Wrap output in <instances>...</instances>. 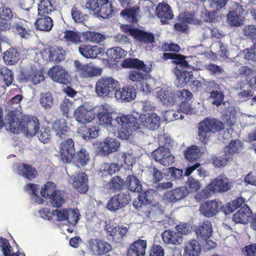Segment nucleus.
<instances>
[{"mask_svg": "<svg viewBox=\"0 0 256 256\" xmlns=\"http://www.w3.org/2000/svg\"><path fill=\"white\" fill-rule=\"evenodd\" d=\"M223 126L222 123L216 119H204L199 124V139L202 142H206L211 132L220 130Z\"/></svg>", "mask_w": 256, "mask_h": 256, "instance_id": "6e6552de", "label": "nucleus"}, {"mask_svg": "<svg viewBox=\"0 0 256 256\" xmlns=\"http://www.w3.org/2000/svg\"><path fill=\"white\" fill-rule=\"evenodd\" d=\"M34 1L35 0H20V4L21 8L24 10L23 14L26 15L25 17L26 20L30 19V15L28 14V12L32 8V5L34 3Z\"/></svg>", "mask_w": 256, "mask_h": 256, "instance_id": "69168bd1", "label": "nucleus"}, {"mask_svg": "<svg viewBox=\"0 0 256 256\" xmlns=\"http://www.w3.org/2000/svg\"><path fill=\"white\" fill-rule=\"evenodd\" d=\"M242 34L246 38L250 39L253 46L244 50V57L247 60L256 61V25L248 24L244 26Z\"/></svg>", "mask_w": 256, "mask_h": 256, "instance_id": "f8f14e48", "label": "nucleus"}, {"mask_svg": "<svg viewBox=\"0 0 256 256\" xmlns=\"http://www.w3.org/2000/svg\"><path fill=\"white\" fill-rule=\"evenodd\" d=\"M163 58L165 60L172 59V62L177 64L174 72L176 76V80L178 86H184L193 78L192 72L187 70L190 68V65L185 60L184 56L175 54L164 53Z\"/></svg>", "mask_w": 256, "mask_h": 256, "instance_id": "20e7f679", "label": "nucleus"}, {"mask_svg": "<svg viewBox=\"0 0 256 256\" xmlns=\"http://www.w3.org/2000/svg\"><path fill=\"white\" fill-rule=\"evenodd\" d=\"M146 246V240H136L130 244L128 250V256H145Z\"/></svg>", "mask_w": 256, "mask_h": 256, "instance_id": "7c9ffc66", "label": "nucleus"}, {"mask_svg": "<svg viewBox=\"0 0 256 256\" xmlns=\"http://www.w3.org/2000/svg\"><path fill=\"white\" fill-rule=\"evenodd\" d=\"M86 36L88 40L96 43H99L106 39V36L96 32H86Z\"/></svg>", "mask_w": 256, "mask_h": 256, "instance_id": "0e129e2a", "label": "nucleus"}, {"mask_svg": "<svg viewBox=\"0 0 256 256\" xmlns=\"http://www.w3.org/2000/svg\"><path fill=\"white\" fill-rule=\"evenodd\" d=\"M68 214L66 217V224L74 226L80 220V214L78 209H68Z\"/></svg>", "mask_w": 256, "mask_h": 256, "instance_id": "13d9d810", "label": "nucleus"}, {"mask_svg": "<svg viewBox=\"0 0 256 256\" xmlns=\"http://www.w3.org/2000/svg\"><path fill=\"white\" fill-rule=\"evenodd\" d=\"M232 187V182L224 174L218 176L208 185V188L212 193L226 192Z\"/></svg>", "mask_w": 256, "mask_h": 256, "instance_id": "4468645a", "label": "nucleus"}, {"mask_svg": "<svg viewBox=\"0 0 256 256\" xmlns=\"http://www.w3.org/2000/svg\"><path fill=\"white\" fill-rule=\"evenodd\" d=\"M73 186L80 193H84L88 190V178L84 173L76 174L72 179Z\"/></svg>", "mask_w": 256, "mask_h": 256, "instance_id": "473e14b6", "label": "nucleus"}, {"mask_svg": "<svg viewBox=\"0 0 256 256\" xmlns=\"http://www.w3.org/2000/svg\"><path fill=\"white\" fill-rule=\"evenodd\" d=\"M0 77L3 78L6 86L10 85L14 80L12 72L5 66L0 68Z\"/></svg>", "mask_w": 256, "mask_h": 256, "instance_id": "e2e57ef3", "label": "nucleus"}, {"mask_svg": "<svg viewBox=\"0 0 256 256\" xmlns=\"http://www.w3.org/2000/svg\"><path fill=\"white\" fill-rule=\"evenodd\" d=\"M107 56L112 58H120L126 54V52L120 47L108 49L106 52Z\"/></svg>", "mask_w": 256, "mask_h": 256, "instance_id": "bf43d9fd", "label": "nucleus"}, {"mask_svg": "<svg viewBox=\"0 0 256 256\" xmlns=\"http://www.w3.org/2000/svg\"><path fill=\"white\" fill-rule=\"evenodd\" d=\"M184 256H199L201 246L196 240H190L184 244Z\"/></svg>", "mask_w": 256, "mask_h": 256, "instance_id": "72a5a7b5", "label": "nucleus"}, {"mask_svg": "<svg viewBox=\"0 0 256 256\" xmlns=\"http://www.w3.org/2000/svg\"><path fill=\"white\" fill-rule=\"evenodd\" d=\"M14 14V12L8 4H2L0 5V18L2 20H8L12 19Z\"/></svg>", "mask_w": 256, "mask_h": 256, "instance_id": "4d7b16f0", "label": "nucleus"}, {"mask_svg": "<svg viewBox=\"0 0 256 256\" xmlns=\"http://www.w3.org/2000/svg\"><path fill=\"white\" fill-rule=\"evenodd\" d=\"M156 97L164 104L172 106L176 103V92H171L166 87L156 88Z\"/></svg>", "mask_w": 256, "mask_h": 256, "instance_id": "b1692460", "label": "nucleus"}, {"mask_svg": "<svg viewBox=\"0 0 256 256\" xmlns=\"http://www.w3.org/2000/svg\"><path fill=\"white\" fill-rule=\"evenodd\" d=\"M48 74L54 82L67 84L70 81V76L64 68L60 66H54L48 70Z\"/></svg>", "mask_w": 256, "mask_h": 256, "instance_id": "dca6fc26", "label": "nucleus"}, {"mask_svg": "<svg viewBox=\"0 0 256 256\" xmlns=\"http://www.w3.org/2000/svg\"><path fill=\"white\" fill-rule=\"evenodd\" d=\"M5 128L13 133L23 132L27 136H34L40 129V123L36 116H22L11 111L6 117Z\"/></svg>", "mask_w": 256, "mask_h": 256, "instance_id": "f257e3e1", "label": "nucleus"}, {"mask_svg": "<svg viewBox=\"0 0 256 256\" xmlns=\"http://www.w3.org/2000/svg\"><path fill=\"white\" fill-rule=\"evenodd\" d=\"M64 192L60 190H56L51 196H49V200L54 207L58 208L65 203Z\"/></svg>", "mask_w": 256, "mask_h": 256, "instance_id": "37998d69", "label": "nucleus"}, {"mask_svg": "<svg viewBox=\"0 0 256 256\" xmlns=\"http://www.w3.org/2000/svg\"><path fill=\"white\" fill-rule=\"evenodd\" d=\"M152 157L156 162L164 166L172 164L174 159L169 149L164 146H160L153 151L152 153Z\"/></svg>", "mask_w": 256, "mask_h": 256, "instance_id": "a211bd4d", "label": "nucleus"}, {"mask_svg": "<svg viewBox=\"0 0 256 256\" xmlns=\"http://www.w3.org/2000/svg\"><path fill=\"white\" fill-rule=\"evenodd\" d=\"M196 112V109L192 108L188 102H182L178 106V112H175L173 110H168L166 112V117L167 120L169 121L174 120H182L184 116L182 114H193Z\"/></svg>", "mask_w": 256, "mask_h": 256, "instance_id": "2eb2a0df", "label": "nucleus"}, {"mask_svg": "<svg viewBox=\"0 0 256 256\" xmlns=\"http://www.w3.org/2000/svg\"><path fill=\"white\" fill-rule=\"evenodd\" d=\"M130 200L128 194L120 193L110 198L108 201L106 208L110 211H116L128 204Z\"/></svg>", "mask_w": 256, "mask_h": 256, "instance_id": "4be33fe9", "label": "nucleus"}, {"mask_svg": "<svg viewBox=\"0 0 256 256\" xmlns=\"http://www.w3.org/2000/svg\"><path fill=\"white\" fill-rule=\"evenodd\" d=\"M35 28L42 31H49L53 26L52 18L48 16H38L34 22Z\"/></svg>", "mask_w": 256, "mask_h": 256, "instance_id": "e433bc0d", "label": "nucleus"}, {"mask_svg": "<svg viewBox=\"0 0 256 256\" xmlns=\"http://www.w3.org/2000/svg\"><path fill=\"white\" fill-rule=\"evenodd\" d=\"M105 223L104 229L108 234L118 241L121 240L126 235L128 230V228L126 226H117L112 220L106 221Z\"/></svg>", "mask_w": 256, "mask_h": 256, "instance_id": "aec40b11", "label": "nucleus"}, {"mask_svg": "<svg viewBox=\"0 0 256 256\" xmlns=\"http://www.w3.org/2000/svg\"><path fill=\"white\" fill-rule=\"evenodd\" d=\"M41 106L45 110L50 109L54 105V98L50 92L41 93L40 97Z\"/></svg>", "mask_w": 256, "mask_h": 256, "instance_id": "09e8293b", "label": "nucleus"}, {"mask_svg": "<svg viewBox=\"0 0 256 256\" xmlns=\"http://www.w3.org/2000/svg\"><path fill=\"white\" fill-rule=\"evenodd\" d=\"M119 86V82L112 77L102 76L96 83V92L99 96L112 98Z\"/></svg>", "mask_w": 256, "mask_h": 256, "instance_id": "423d86ee", "label": "nucleus"}, {"mask_svg": "<svg viewBox=\"0 0 256 256\" xmlns=\"http://www.w3.org/2000/svg\"><path fill=\"white\" fill-rule=\"evenodd\" d=\"M128 30L130 34L141 42L152 44L154 42V37L151 33L131 28H129Z\"/></svg>", "mask_w": 256, "mask_h": 256, "instance_id": "2f4dec72", "label": "nucleus"}, {"mask_svg": "<svg viewBox=\"0 0 256 256\" xmlns=\"http://www.w3.org/2000/svg\"><path fill=\"white\" fill-rule=\"evenodd\" d=\"M139 8L137 6L126 8L121 12L120 15L128 22L134 23L137 22V17L139 14Z\"/></svg>", "mask_w": 256, "mask_h": 256, "instance_id": "79ce46f5", "label": "nucleus"}, {"mask_svg": "<svg viewBox=\"0 0 256 256\" xmlns=\"http://www.w3.org/2000/svg\"><path fill=\"white\" fill-rule=\"evenodd\" d=\"M120 168V166L117 164L104 163L100 166V172L104 176H106L108 174L112 175L118 171Z\"/></svg>", "mask_w": 256, "mask_h": 256, "instance_id": "8fccbe9b", "label": "nucleus"}, {"mask_svg": "<svg viewBox=\"0 0 256 256\" xmlns=\"http://www.w3.org/2000/svg\"><path fill=\"white\" fill-rule=\"evenodd\" d=\"M22 74L24 79L33 84H38L44 80L43 73L40 70H36L32 67L24 70Z\"/></svg>", "mask_w": 256, "mask_h": 256, "instance_id": "c85d7f7f", "label": "nucleus"}, {"mask_svg": "<svg viewBox=\"0 0 256 256\" xmlns=\"http://www.w3.org/2000/svg\"><path fill=\"white\" fill-rule=\"evenodd\" d=\"M72 160L82 166H85L90 160L88 153L84 149L82 148L76 154H74Z\"/></svg>", "mask_w": 256, "mask_h": 256, "instance_id": "864d4df0", "label": "nucleus"}, {"mask_svg": "<svg viewBox=\"0 0 256 256\" xmlns=\"http://www.w3.org/2000/svg\"><path fill=\"white\" fill-rule=\"evenodd\" d=\"M230 5V10L226 15L227 22L231 26H240L245 20L244 8L246 6L242 0H241L240 4L236 2H232Z\"/></svg>", "mask_w": 256, "mask_h": 256, "instance_id": "0eeeda50", "label": "nucleus"}, {"mask_svg": "<svg viewBox=\"0 0 256 256\" xmlns=\"http://www.w3.org/2000/svg\"><path fill=\"white\" fill-rule=\"evenodd\" d=\"M89 249L94 254H102L112 250V246L108 242L96 239L90 240L88 242Z\"/></svg>", "mask_w": 256, "mask_h": 256, "instance_id": "393cba45", "label": "nucleus"}, {"mask_svg": "<svg viewBox=\"0 0 256 256\" xmlns=\"http://www.w3.org/2000/svg\"><path fill=\"white\" fill-rule=\"evenodd\" d=\"M118 120L127 124L126 132L124 134L123 132H122V136L127 140L138 129L146 128L154 130L160 125V118L156 113L140 114L138 120L134 114H127L126 117Z\"/></svg>", "mask_w": 256, "mask_h": 256, "instance_id": "f03ea898", "label": "nucleus"}, {"mask_svg": "<svg viewBox=\"0 0 256 256\" xmlns=\"http://www.w3.org/2000/svg\"><path fill=\"white\" fill-rule=\"evenodd\" d=\"M78 134L82 138L89 140L96 138L98 136V131L95 126L87 128L83 126L78 129Z\"/></svg>", "mask_w": 256, "mask_h": 256, "instance_id": "a19ab883", "label": "nucleus"}, {"mask_svg": "<svg viewBox=\"0 0 256 256\" xmlns=\"http://www.w3.org/2000/svg\"><path fill=\"white\" fill-rule=\"evenodd\" d=\"M78 51L85 58L94 59L98 55L104 52V48L97 46L82 44L78 48Z\"/></svg>", "mask_w": 256, "mask_h": 256, "instance_id": "a878e982", "label": "nucleus"}, {"mask_svg": "<svg viewBox=\"0 0 256 256\" xmlns=\"http://www.w3.org/2000/svg\"><path fill=\"white\" fill-rule=\"evenodd\" d=\"M25 190L30 194L32 195L33 200H34L37 204H41L44 203V200L43 198H40L38 194L37 190L38 188L36 184L30 183L27 184L25 186Z\"/></svg>", "mask_w": 256, "mask_h": 256, "instance_id": "603ef678", "label": "nucleus"}, {"mask_svg": "<svg viewBox=\"0 0 256 256\" xmlns=\"http://www.w3.org/2000/svg\"><path fill=\"white\" fill-rule=\"evenodd\" d=\"M108 104L96 106V114L98 117L100 124L105 127L108 132L118 136L122 140H127L122 136V132L124 134L127 131V124L123 122H120L118 119L126 117V115L119 114L115 119H112V113L108 110Z\"/></svg>", "mask_w": 256, "mask_h": 256, "instance_id": "7ed1b4c3", "label": "nucleus"}, {"mask_svg": "<svg viewBox=\"0 0 256 256\" xmlns=\"http://www.w3.org/2000/svg\"><path fill=\"white\" fill-rule=\"evenodd\" d=\"M186 186H180L166 192L162 198V202L166 204H173L185 198L188 194Z\"/></svg>", "mask_w": 256, "mask_h": 256, "instance_id": "f3484780", "label": "nucleus"}, {"mask_svg": "<svg viewBox=\"0 0 256 256\" xmlns=\"http://www.w3.org/2000/svg\"><path fill=\"white\" fill-rule=\"evenodd\" d=\"M202 154V149L196 146L188 148L184 152L186 158L189 161H192L200 158Z\"/></svg>", "mask_w": 256, "mask_h": 256, "instance_id": "49530a36", "label": "nucleus"}, {"mask_svg": "<svg viewBox=\"0 0 256 256\" xmlns=\"http://www.w3.org/2000/svg\"><path fill=\"white\" fill-rule=\"evenodd\" d=\"M120 146V143L117 140L110 138L96 144L97 153L102 156H108L117 151Z\"/></svg>", "mask_w": 256, "mask_h": 256, "instance_id": "ddd939ff", "label": "nucleus"}, {"mask_svg": "<svg viewBox=\"0 0 256 256\" xmlns=\"http://www.w3.org/2000/svg\"><path fill=\"white\" fill-rule=\"evenodd\" d=\"M0 247L4 256H25L22 252H14L12 247L5 238H0Z\"/></svg>", "mask_w": 256, "mask_h": 256, "instance_id": "a18cd8bd", "label": "nucleus"}, {"mask_svg": "<svg viewBox=\"0 0 256 256\" xmlns=\"http://www.w3.org/2000/svg\"><path fill=\"white\" fill-rule=\"evenodd\" d=\"M56 7L54 0H42L38 6V16H46L54 11Z\"/></svg>", "mask_w": 256, "mask_h": 256, "instance_id": "ea45409f", "label": "nucleus"}, {"mask_svg": "<svg viewBox=\"0 0 256 256\" xmlns=\"http://www.w3.org/2000/svg\"><path fill=\"white\" fill-rule=\"evenodd\" d=\"M96 114V107L86 102L74 110V117L78 123L86 124L93 120Z\"/></svg>", "mask_w": 256, "mask_h": 256, "instance_id": "1a4fd4ad", "label": "nucleus"}, {"mask_svg": "<svg viewBox=\"0 0 256 256\" xmlns=\"http://www.w3.org/2000/svg\"><path fill=\"white\" fill-rule=\"evenodd\" d=\"M122 66L124 68H134L135 70H130L128 78L133 82H142L148 76L150 68L144 62L137 58H127L123 61Z\"/></svg>", "mask_w": 256, "mask_h": 256, "instance_id": "39448f33", "label": "nucleus"}, {"mask_svg": "<svg viewBox=\"0 0 256 256\" xmlns=\"http://www.w3.org/2000/svg\"><path fill=\"white\" fill-rule=\"evenodd\" d=\"M221 207V203L218 200H208L200 206V213L207 218L212 217L216 214Z\"/></svg>", "mask_w": 256, "mask_h": 256, "instance_id": "412c9836", "label": "nucleus"}, {"mask_svg": "<svg viewBox=\"0 0 256 256\" xmlns=\"http://www.w3.org/2000/svg\"><path fill=\"white\" fill-rule=\"evenodd\" d=\"M76 72L82 78H92L102 75L103 69L92 63L82 64L78 60L74 62Z\"/></svg>", "mask_w": 256, "mask_h": 256, "instance_id": "9d476101", "label": "nucleus"}, {"mask_svg": "<svg viewBox=\"0 0 256 256\" xmlns=\"http://www.w3.org/2000/svg\"><path fill=\"white\" fill-rule=\"evenodd\" d=\"M252 214L250 208L244 204L238 212L234 214L232 220L236 223L246 224Z\"/></svg>", "mask_w": 256, "mask_h": 256, "instance_id": "58836bf2", "label": "nucleus"}, {"mask_svg": "<svg viewBox=\"0 0 256 256\" xmlns=\"http://www.w3.org/2000/svg\"><path fill=\"white\" fill-rule=\"evenodd\" d=\"M38 138L42 142L48 143L51 138L50 130L49 128L42 126L38 130Z\"/></svg>", "mask_w": 256, "mask_h": 256, "instance_id": "052dcab7", "label": "nucleus"}, {"mask_svg": "<svg viewBox=\"0 0 256 256\" xmlns=\"http://www.w3.org/2000/svg\"><path fill=\"white\" fill-rule=\"evenodd\" d=\"M42 56L46 60L59 62L64 60L66 52L62 48L51 47L45 50L42 52Z\"/></svg>", "mask_w": 256, "mask_h": 256, "instance_id": "5701e85b", "label": "nucleus"}, {"mask_svg": "<svg viewBox=\"0 0 256 256\" xmlns=\"http://www.w3.org/2000/svg\"><path fill=\"white\" fill-rule=\"evenodd\" d=\"M56 191V190L55 184L52 182H48L42 186L40 190V194L43 198L48 199Z\"/></svg>", "mask_w": 256, "mask_h": 256, "instance_id": "6e6d98bb", "label": "nucleus"}, {"mask_svg": "<svg viewBox=\"0 0 256 256\" xmlns=\"http://www.w3.org/2000/svg\"><path fill=\"white\" fill-rule=\"evenodd\" d=\"M156 16L162 24H166L168 20H172L174 14L170 6L165 2L160 3L156 10Z\"/></svg>", "mask_w": 256, "mask_h": 256, "instance_id": "bb28decb", "label": "nucleus"}, {"mask_svg": "<svg viewBox=\"0 0 256 256\" xmlns=\"http://www.w3.org/2000/svg\"><path fill=\"white\" fill-rule=\"evenodd\" d=\"M192 94L188 90H178L176 92V102L178 101V99L181 101L185 102L190 100L192 98Z\"/></svg>", "mask_w": 256, "mask_h": 256, "instance_id": "338daca9", "label": "nucleus"}, {"mask_svg": "<svg viewBox=\"0 0 256 256\" xmlns=\"http://www.w3.org/2000/svg\"><path fill=\"white\" fill-rule=\"evenodd\" d=\"M59 150L61 160L66 163H70L75 154L74 144L71 138L64 140L60 144Z\"/></svg>", "mask_w": 256, "mask_h": 256, "instance_id": "6ab92c4d", "label": "nucleus"}, {"mask_svg": "<svg viewBox=\"0 0 256 256\" xmlns=\"http://www.w3.org/2000/svg\"><path fill=\"white\" fill-rule=\"evenodd\" d=\"M58 38L60 40L68 42V44H78L81 42L80 36L78 32L74 30H66L61 32Z\"/></svg>", "mask_w": 256, "mask_h": 256, "instance_id": "f704fd0d", "label": "nucleus"}, {"mask_svg": "<svg viewBox=\"0 0 256 256\" xmlns=\"http://www.w3.org/2000/svg\"><path fill=\"white\" fill-rule=\"evenodd\" d=\"M198 238L203 240L209 238L212 234V225L210 221H204L202 224L196 230Z\"/></svg>", "mask_w": 256, "mask_h": 256, "instance_id": "c9c22d12", "label": "nucleus"}, {"mask_svg": "<svg viewBox=\"0 0 256 256\" xmlns=\"http://www.w3.org/2000/svg\"><path fill=\"white\" fill-rule=\"evenodd\" d=\"M15 172L30 180L36 177L37 171L31 166L26 164H17L14 166Z\"/></svg>", "mask_w": 256, "mask_h": 256, "instance_id": "c756f323", "label": "nucleus"}, {"mask_svg": "<svg viewBox=\"0 0 256 256\" xmlns=\"http://www.w3.org/2000/svg\"><path fill=\"white\" fill-rule=\"evenodd\" d=\"M125 184L132 192H139L142 190L140 182L134 176H128L126 178Z\"/></svg>", "mask_w": 256, "mask_h": 256, "instance_id": "c03bdc74", "label": "nucleus"}, {"mask_svg": "<svg viewBox=\"0 0 256 256\" xmlns=\"http://www.w3.org/2000/svg\"><path fill=\"white\" fill-rule=\"evenodd\" d=\"M242 149V144L239 140H234L232 141L229 144L224 148V152L229 156H230L232 158V156L234 154L238 153Z\"/></svg>", "mask_w": 256, "mask_h": 256, "instance_id": "de8ad7c7", "label": "nucleus"}, {"mask_svg": "<svg viewBox=\"0 0 256 256\" xmlns=\"http://www.w3.org/2000/svg\"><path fill=\"white\" fill-rule=\"evenodd\" d=\"M116 98L122 102H129L134 100L136 96L135 89L132 86H124L116 88L114 94Z\"/></svg>", "mask_w": 256, "mask_h": 256, "instance_id": "cd10ccee", "label": "nucleus"}, {"mask_svg": "<svg viewBox=\"0 0 256 256\" xmlns=\"http://www.w3.org/2000/svg\"><path fill=\"white\" fill-rule=\"evenodd\" d=\"M52 129L58 137L64 138L68 132L66 119L60 118L54 121L52 124Z\"/></svg>", "mask_w": 256, "mask_h": 256, "instance_id": "4c0bfd02", "label": "nucleus"}, {"mask_svg": "<svg viewBox=\"0 0 256 256\" xmlns=\"http://www.w3.org/2000/svg\"><path fill=\"white\" fill-rule=\"evenodd\" d=\"M14 28L21 38L26 39L30 38V30L25 24L22 22H18L15 24Z\"/></svg>", "mask_w": 256, "mask_h": 256, "instance_id": "680f3d73", "label": "nucleus"}, {"mask_svg": "<svg viewBox=\"0 0 256 256\" xmlns=\"http://www.w3.org/2000/svg\"><path fill=\"white\" fill-rule=\"evenodd\" d=\"M178 232L170 230H166L162 234V240L165 244L178 245L182 242V234H186L188 232V228L184 225L176 226Z\"/></svg>", "mask_w": 256, "mask_h": 256, "instance_id": "9b49d317", "label": "nucleus"}, {"mask_svg": "<svg viewBox=\"0 0 256 256\" xmlns=\"http://www.w3.org/2000/svg\"><path fill=\"white\" fill-rule=\"evenodd\" d=\"M210 100L213 104L220 106L224 100V94L218 90L212 91L210 95Z\"/></svg>", "mask_w": 256, "mask_h": 256, "instance_id": "774afa93", "label": "nucleus"}, {"mask_svg": "<svg viewBox=\"0 0 256 256\" xmlns=\"http://www.w3.org/2000/svg\"><path fill=\"white\" fill-rule=\"evenodd\" d=\"M3 58L6 64H13L18 60L19 54L16 49L10 48L4 53Z\"/></svg>", "mask_w": 256, "mask_h": 256, "instance_id": "3c124183", "label": "nucleus"}, {"mask_svg": "<svg viewBox=\"0 0 256 256\" xmlns=\"http://www.w3.org/2000/svg\"><path fill=\"white\" fill-rule=\"evenodd\" d=\"M154 80L148 74V76L140 82L138 88L145 93H148L152 90L154 86Z\"/></svg>", "mask_w": 256, "mask_h": 256, "instance_id": "5fc2aeb1", "label": "nucleus"}]
</instances>
